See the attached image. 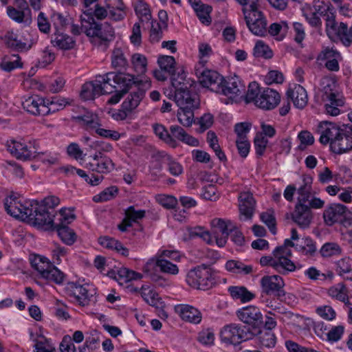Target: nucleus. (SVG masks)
Segmentation results:
<instances>
[{"mask_svg": "<svg viewBox=\"0 0 352 352\" xmlns=\"http://www.w3.org/2000/svg\"><path fill=\"white\" fill-rule=\"evenodd\" d=\"M197 109H180L177 111V119L181 124L184 126L189 127L194 122V111Z\"/></svg>", "mask_w": 352, "mask_h": 352, "instance_id": "47", "label": "nucleus"}, {"mask_svg": "<svg viewBox=\"0 0 352 352\" xmlns=\"http://www.w3.org/2000/svg\"><path fill=\"white\" fill-rule=\"evenodd\" d=\"M287 98L292 100L294 106L298 109H303L307 104L308 98L306 90L300 85H296L287 91Z\"/></svg>", "mask_w": 352, "mask_h": 352, "instance_id": "24", "label": "nucleus"}, {"mask_svg": "<svg viewBox=\"0 0 352 352\" xmlns=\"http://www.w3.org/2000/svg\"><path fill=\"white\" fill-rule=\"evenodd\" d=\"M5 44L9 48L17 52L27 51L31 46H27L25 43L18 40L17 36L13 32H8L2 38Z\"/></svg>", "mask_w": 352, "mask_h": 352, "instance_id": "32", "label": "nucleus"}, {"mask_svg": "<svg viewBox=\"0 0 352 352\" xmlns=\"http://www.w3.org/2000/svg\"><path fill=\"white\" fill-rule=\"evenodd\" d=\"M45 273L46 274L43 278L54 281L57 284L62 283L64 280V274L54 265H52L51 269H50L47 272Z\"/></svg>", "mask_w": 352, "mask_h": 352, "instance_id": "59", "label": "nucleus"}, {"mask_svg": "<svg viewBox=\"0 0 352 352\" xmlns=\"http://www.w3.org/2000/svg\"><path fill=\"white\" fill-rule=\"evenodd\" d=\"M8 149L19 160H32L37 157V155H33L32 151L28 149L26 145L19 142L13 141L8 145Z\"/></svg>", "mask_w": 352, "mask_h": 352, "instance_id": "26", "label": "nucleus"}, {"mask_svg": "<svg viewBox=\"0 0 352 352\" xmlns=\"http://www.w3.org/2000/svg\"><path fill=\"white\" fill-rule=\"evenodd\" d=\"M30 206L32 211L28 221L44 230H54L56 223L54 222L56 212L54 210H49L44 206H41L39 202L36 200L32 201V204H30Z\"/></svg>", "mask_w": 352, "mask_h": 352, "instance_id": "4", "label": "nucleus"}, {"mask_svg": "<svg viewBox=\"0 0 352 352\" xmlns=\"http://www.w3.org/2000/svg\"><path fill=\"white\" fill-rule=\"evenodd\" d=\"M135 11L140 18L144 17L146 20H150L151 18L148 6L143 0H137L135 4Z\"/></svg>", "mask_w": 352, "mask_h": 352, "instance_id": "57", "label": "nucleus"}, {"mask_svg": "<svg viewBox=\"0 0 352 352\" xmlns=\"http://www.w3.org/2000/svg\"><path fill=\"white\" fill-rule=\"evenodd\" d=\"M259 2L243 8L245 20L249 30L255 35L264 36L267 32V22L263 13L258 10Z\"/></svg>", "mask_w": 352, "mask_h": 352, "instance_id": "5", "label": "nucleus"}, {"mask_svg": "<svg viewBox=\"0 0 352 352\" xmlns=\"http://www.w3.org/2000/svg\"><path fill=\"white\" fill-rule=\"evenodd\" d=\"M211 226L217 245L220 248L224 247L230 232V229L234 228L232 222L230 221H226L222 219H214L211 221Z\"/></svg>", "mask_w": 352, "mask_h": 352, "instance_id": "12", "label": "nucleus"}, {"mask_svg": "<svg viewBox=\"0 0 352 352\" xmlns=\"http://www.w3.org/2000/svg\"><path fill=\"white\" fill-rule=\"evenodd\" d=\"M259 335V341L261 344L267 348H272L276 344V336L270 331L262 330L258 334Z\"/></svg>", "mask_w": 352, "mask_h": 352, "instance_id": "52", "label": "nucleus"}, {"mask_svg": "<svg viewBox=\"0 0 352 352\" xmlns=\"http://www.w3.org/2000/svg\"><path fill=\"white\" fill-rule=\"evenodd\" d=\"M115 164L109 157L100 156L98 160L91 159V161L87 164V168L99 173H109L115 169Z\"/></svg>", "mask_w": 352, "mask_h": 352, "instance_id": "23", "label": "nucleus"}, {"mask_svg": "<svg viewBox=\"0 0 352 352\" xmlns=\"http://www.w3.org/2000/svg\"><path fill=\"white\" fill-rule=\"evenodd\" d=\"M128 61L120 48H116L111 55V65L113 68L121 70L125 69Z\"/></svg>", "mask_w": 352, "mask_h": 352, "instance_id": "48", "label": "nucleus"}, {"mask_svg": "<svg viewBox=\"0 0 352 352\" xmlns=\"http://www.w3.org/2000/svg\"><path fill=\"white\" fill-rule=\"evenodd\" d=\"M91 13V9L83 11L85 16H81V21L82 23H87L89 26L82 24V29H84L85 32L88 36H97L104 42L111 41L114 38L113 28L108 23L103 24L97 23L95 21V19L92 18Z\"/></svg>", "mask_w": 352, "mask_h": 352, "instance_id": "3", "label": "nucleus"}, {"mask_svg": "<svg viewBox=\"0 0 352 352\" xmlns=\"http://www.w3.org/2000/svg\"><path fill=\"white\" fill-rule=\"evenodd\" d=\"M239 207L240 214L243 215L245 219H250L254 212L256 201L250 192H241L239 196Z\"/></svg>", "mask_w": 352, "mask_h": 352, "instance_id": "19", "label": "nucleus"}, {"mask_svg": "<svg viewBox=\"0 0 352 352\" xmlns=\"http://www.w3.org/2000/svg\"><path fill=\"white\" fill-rule=\"evenodd\" d=\"M101 95V89L98 86L97 79L94 82L85 83L80 91V96L85 100H94Z\"/></svg>", "mask_w": 352, "mask_h": 352, "instance_id": "33", "label": "nucleus"}, {"mask_svg": "<svg viewBox=\"0 0 352 352\" xmlns=\"http://www.w3.org/2000/svg\"><path fill=\"white\" fill-rule=\"evenodd\" d=\"M12 56L15 58L14 60H8L7 57H5L1 63V67L7 72H10L12 69L21 67L22 63L20 61V57L18 54H12Z\"/></svg>", "mask_w": 352, "mask_h": 352, "instance_id": "61", "label": "nucleus"}, {"mask_svg": "<svg viewBox=\"0 0 352 352\" xmlns=\"http://www.w3.org/2000/svg\"><path fill=\"white\" fill-rule=\"evenodd\" d=\"M322 124L327 126L322 131L319 141L322 144H327L336 140L343 133L344 129L335 123L330 122H323Z\"/></svg>", "mask_w": 352, "mask_h": 352, "instance_id": "22", "label": "nucleus"}, {"mask_svg": "<svg viewBox=\"0 0 352 352\" xmlns=\"http://www.w3.org/2000/svg\"><path fill=\"white\" fill-rule=\"evenodd\" d=\"M153 130L157 136L164 140L172 148H176L178 145L177 141L173 139L166 128L162 125L156 124L153 126Z\"/></svg>", "mask_w": 352, "mask_h": 352, "instance_id": "46", "label": "nucleus"}, {"mask_svg": "<svg viewBox=\"0 0 352 352\" xmlns=\"http://www.w3.org/2000/svg\"><path fill=\"white\" fill-rule=\"evenodd\" d=\"M193 10L197 14L200 21L206 25L211 23L210 13L212 11L211 6L204 4L201 0H188Z\"/></svg>", "mask_w": 352, "mask_h": 352, "instance_id": "28", "label": "nucleus"}, {"mask_svg": "<svg viewBox=\"0 0 352 352\" xmlns=\"http://www.w3.org/2000/svg\"><path fill=\"white\" fill-rule=\"evenodd\" d=\"M30 204H32V201L23 204L13 195L4 199V208L7 213L16 219H21L23 221H28L29 216L31 215L32 208H31Z\"/></svg>", "mask_w": 352, "mask_h": 352, "instance_id": "9", "label": "nucleus"}, {"mask_svg": "<svg viewBox=\"0 0 352 352\" xmlns=\"http://www.w3.org/2000/svg\"><path fill=\"white\" fill-rule=\"evenodd\" d=\"M141 296L143 299L151 306L155 307L157 308L162 307L163 302L159 297L158 294L155 291L142 287Z\"/></svg>", "mask_w": 352, "mask_h": 352, "instance_id": "45", "label": "nucleus"}, {"mask_svg": "<svg viewBox=\"0 0 352 352\" xmlns=\"http://www.w3.org/2000/svg\"><path fill=\"white\" fill-rule=\"evenodd\" d=\"M324 96L329 102L324 105L327 113L331 116L339 115L340 113L339 107H343L345 103L344 97L333 92L328 93L327 91H324Z\"/></svg>", "mask_w": 352, "mask_h": 352, "instance_id": "21", "label": "nucleus"}, {"mask_svg": "<svg viewBox=\"0 0 352 352\" xmlns=\"http://www.w3.org/2000/svg\"><path fill=\"white\" fill-rule=\"evenodd\" d=\"M280 101V96L276 91L270 88L264 89L259 98L256 100V105L265 110L274 109Z\"/></svg>", "mask_w": 352, "mask_h": 352, "instance_id": "15", "label": "nucleus"}, {"mask_svg": "<svg viewBox=\"0 0 352 352\" xmlns=\"http://www.w3.org/2000/svg\"><path fill=\"white\" fill-rule=\"evenodd\" d=\"M184 74H178L177 78H173V87H175L174 100L180 109H199L200 99L199 95L190 89H188L181 80H184Z\"/></svg>", "mask_w": 352, "mask_h": 352, "instance_id": "1", "label": "nucleus"}, {"mask_svg": "<svg viewBox=\"0 0 352 352\" xmlns=\"http://www.w3.org/2000/svg\"><path fill=\"white\" fill-rule=\"evenodd\" d=\"M298 138L300 142L298 149L304 151L308 146H311L314 143V138L308 131H302L298 135Z\"/></svg>", "mask_w": 352, "mask_h": 352, "instance_id": "54", "label": "nucleus"}, {"mask_svg": "<svg viewBox=\"0 0 352 352\" xmlns=\"http://www.w3.org/2000/svg\"><path fill=\"white\" fill-rule=\"evenodd\" d=\"M31 265L41 274L42 278L45 276V272H47L53 265L47 258L41 256H35L31 260Z\"/></svg>", "mask_w": 352, "mask_h": 352, "instance_id": "39", "label": "nucleus"}, {"mask_svg": "<svg viewBox=\"0 0 352 352\" xmlns=\"http://www.w3.org/2000/svg\"><path fill=\"white\" fill-rule=\"evenodd\" d=\"M97 79L98 86L101 89V95L109 94L116 91V84H111L113 81L112 76L110 72L105 74L104 76H99Z\"/></svg>", "mask_w": 352, "mask_h": 352, "instance_id": "41", "label": "nucleus"}, {"mask_svg": "<svg viewBox=\"0 0 352 352\" xmlns=\"http://www.w3.org/2000/svg\"><path fill=\"white\" fill-rule=\"evenodd\" d=\"M71 120L88 131H94L96 128L101 126L98 115L87 110H84L83 113L81 115L72 116Z\"/></svg>", "mask_w": 352, "mask_h": 352, "instance_id": "16", "label": "nucleus"}, {"mask_svg": "<svg viewBox=\"0 0 352 352\" xmlns=\"http://www.w3.org/2000/svg\"><path fill=\"white\" fill-rule=\"evenodd\" d=\"M157 63L162 70L171 76V82L173 83V78H176L175 58L171 56H162L158 58Z\"/></svg>", "mask_w": 352, "mask_h": 352, "instance_id": "42", "label": "nucleus"}, {"mask_svg": "<svg viewBox=\"0 0 352 352\" xmlns=\"http://www.w3.org/2000/svg\"><path fill=\"white\" fill-rule=\"evenodd\" d=\"M156 201L166 209L174 208L177 204L175 197L166 195H158L156 196Z\"/></svg>", "mask_w": 352, "mask_h": 352, "instance_id": "64", "label": "nucleus"}, {"mask_svg": "<svg viewBox=\"0 0 352 352\" xmlns=\"http://www.w3.org/2000/svg\"><path fill=\"white\" fill-rule=\"evenodd\" d=\"M245 91V86L243 85L238 76H234L227 79L223 78V82L220 86L221 94L228 96L230 100H234L235 98L241 95Z\"/></svg>", "mask_w": 352, "mask_h": 352, "instance_id": "11", "label": "nucleus"}, {"mask_svg": "<svg viewBox=\"0 0 352 352\" xmlns=\"http://www.w3.org/2000/svg\"><path fill=\"white\" fill-rule=\"evenodd\" d=\"M75 219L74 214L70 216H63L59 219V223H56L54 230L58 232V236L65 244L71 245L76 240V234L73 230L68 227L67 224Z\"/></svg>", "mask_w": 352, "mask_h": 352, "instance_id": "10", "label": "nucleus"}, {"mask_svg": "<svg viewBox=\"0 0 352 352\" xmlns=\"http://www.w3.org/2000/svg\"><path fill=\"white\" fill-rule=\"evenodd\" d=\"M254 55L256 57H263L265 58H271L273 52L268 45H265L263 41L256 42L254 48Z\"/></svg>", "mask_w": 352, "mask_h": 352, "instance_id": "53", "label": "nucleus"}, {"mask_svg": "<svg viewBox=\"0 0 352 352\" xmlns=\"http://www.w3.org/2000/svg\"><path fill=\"white\" fill-rule=\"evenodd\" d=\"M261 93L258 85L256 82H250L245 97L246 103L254 102L256 104V100L259 98Z\"/></svg>", "mask_w": 352, "mask_h": 352, "instance_id": "58", "label": "nucleus"}, {"mask_svg": "<svg viewBox=\"0 0 352 352\" xmlns=\"http://www.w3.org/2000/svg\"><path fill=\"white\" fill-rule=\"evenodd\" d=\"M236 314L243 322L251 326L250 332L253 336H257L261 332V328L263 325V317L258 307L248 306L239 310Z\"/></svg>", "mask_w": 352, "mask_h": 352, "instance_id": "8", "label": "nucleus"}, {"mask_svg": "<svg viewBox=\"0 0 352 352\" xmlns=\"http://www.w3.org/2000/svg\"><path fill=\"white\" fill-rule=\"evenodd\" d=\"M261 285L263 293L267 295H271L275 292H277L279 296L281 293L284 295L282 289L285 283L283 279L278 275L264 276L261 279Z\"/></svg>", "mask_w": 352, "mask_h": 352, "instance_id": "17", "label": "nucleus"}, {"mask_svg": "<svg viewBox=\"0 0 352 352\" xmlns=\"http://www.w3.org/2000/svg\"><path fill=\"white\" fill-rule=\"evenodd\" d=\"M296 249L305 254L312 256L316 252V246L313 240L309 237L302 239L301 244H296Z\"/></svg>", "mask_w": 352, "mask_h": 352, "instance_id": "50", "label": "nucleus"}, {"mask_svg": "<svg viewBox=\"0 0 352 352\" xmlns=\"http://www.w3.org/2000/svg\"><path fill=\"white\" fill-rule=\"evenodd\" d=\"M335 37V42L340 41L344 46L349 47L352 44V26L349 28L346 23H340V30Z\"/></svg>", "mask_w": 352, "mask_h": 352, "instance_id": "37", "label": "nucleus"}, {"mask_svg": "<svg viewBox=\"0 0 352 352\" xmlns=\"http://www.w3.org/2000/svg\"><path fill=\"white\" fill-rule=\"evenodd\" d=\"M69 104L70 102L69 100L57 97L52 98L51 101L49 100H47L46 101V104L48 106V109L53 112L63 109L67 104Z\"/></svg>", "mask_w": 352, "mask_h": 352, "instance_id": "62", "label": "nucleus"}, {"mask_svg": "<svg viewBox=\"0 0 352 352\" xmlns=\"http://www.w3.org/2000/svg\"><path fill=\"white\" fill-rule=\"evenodd\" d=\"M320 254L322 257L339 256L342 254V248L337 243L328 242L322 246Z\"/></svg>", "mask_w": 352, "mask_h": 352, "instance_id": "49", "label": "nucleus"}, {"mask_svg": "<svg viewBox=\"0 0 352 352\" xmlns=\"http://www.w3.org/2000/svg\"><path fill=\"white\" fill-rule=\"evenodd\" d=\"M226 269L230 272L236 274H249L252 272L251 265H246L239 261L229 260L226 263Z\"/></svg>", "mask_w": 352, "mask_h": 352, "instance_id": "40", "label": "nucleus"}, {"mask_svg": "<svg viewBox=\"0 0 352 352\" xmlns=\"http://www.w3.org/2000/svg\"><path fill=\"white\" fill-rule=\"evenodd\" d=\"M145 96V90L139 85L132 91L122 102V108L128 112H131L137 108Z\"/></svg>", "mask_w": 352, "mask_h": 352, "instance_id": "25", "label": "nucleus"}, {"mask_svg": "<svg viewBox=\"0 0 352 352\" xmlns=\"http://www.w3.org/2000/svg\"><path fill=\"white\" fill-rule=\"evenodd\" d=\"M7 14L12 20L18 23L29 25L32 21L31 10H23L12 6H8Z\"/></svg>", "mask_w": 352, "mask_h": 352, "instance_id": "30", "label": "nucleus"}, {"mask_svg": "<svg viewBox=\"0 0 352 352\" xmlns=\"http://www.w3.org/2000/svg\"><path fill=\"white\" fill-rule=\"evenodd\" d=\"M164 27L160 23L156 21L151 23V28L150 31V41L153 43H158L162 38Z\"/></svg>", "mask_w": 352, "mask_h": 352, "instance_id": "60", "label": "nucleus"}, {"mask_svg": "<svg viewBox=\"0 0 352 352\" xmlns=\"http://www.w3.org/2000/svg\"><path fill=\"white\" fill-rule=\"evenodd\" d=\"M292 219L299 227L306 228L312 221L313 214L308 205L296 204Z\"/></svg>", "mask_w": 352, "mask_h": 352, "instance_id": "18", "label": "nucleus"}, {"mask_svg": "<svg viewBox=\"0 0 352 352\" xmlns=\"http://www.w3.org/2000/svg\"><path fill=\"white\" fill-rule=\"evenodd\" d=\"M186 282L191 287L204 291L215 285L212 270L204 264L190 270L187 274Z\"/></svg>", "mask_w": 352, "mask_h": 352, "instance_id": "2", "label": "nucleus"}, {"mask_svg": "<svg viewBox=\"0 0 352 352\" xmlns=\"http://www.w3.org/2000/svg\"><path fill=\"white\" fill-rule=\"evenodd\" d=\"M336 271L338 275L347 280H352V260L344 258L336 263Z\"/></svg>", "mask_w": 352, "mask_h": 352, "instance_id": "36", "label": "nucleus"}, {"mask_svg": "<svg viewBox=\"0 0 352 352\" xmlns=\"http://www.w3.org/2000/svg\"><path fill=\"white\" fill-rule=\"evenodd\" d=\"M336 12L333 14L327 16L325 21V32L327 36L332 41L335 42V37H337L338 30H340V23L338 24L336 21Z\"/></svg>", "mask_w": 352, "mask_h": 352, "instance_id": "43", "label": "nucleus"}, {"mask_svg": "<svg viewBox=\"0 0 352 352\" xmlns=\"http://www.w3.org/2000/svg\"><path fill=\"white\" fill-rule=\"evenodd\" d=\"M199 80L202 87L219 93L220 86L223 82V77L216 71L205 69L199 76Z\"/></svg>", "mask_w": 352, "mask_h": 352, "instance_id": "13", "label": "nucleus"}, {"mask_svg": "<svg viewBox=\"0 0 352 352\" xmlns=\"http://www.w3.org/2000/svg\"><path fill=\"white\" fill-rule=\"evenodd\" d=\"M110 76H112L113 82L120 87L123 93H126L133 85H139V82L135 81L134 77L128 74L110 72Z\"/></svg>", "mask_w": 352, "mask_h": 352, "instance_id": "31", "label": "nucleus"}, {"mask_svg": "<svg viewBox=\"0 0 352 352\" xmlns=\"http://www.w3.org/2000/svg\"><path fill=\"white\" fill-rule=\"evenodd\" d=\"M176 310L182 318L186 321L198 324L201 320L200 311L192 306L181 305L176 307Z\"/></svg>", "mask_w": 352, "mask_h": 352, "instance_id": "29", "label": "nucleus"}, {"mask_svg": "<svg viewBox=\"0 0 352 352\" xmlns=\"http://www.w3.org/2000/svg\"><path fill=\"white\" fill-rule=\"evenodd\" d=\"M67 294L70 297L74 298V301L80 306L88 305L90 302V297L88 290L81 285L70 283L67 287Z\"/></svg>", "mask_w": 352, "mask_h": 352, "instance_id": "20", "label": "nucleus"}, {"mask_svg": "<svg viewBox=\"0 0 352 352\" xmlns=\"http://www.w3.org/2000/svg\"><path fill=\"white\" fill-rule=\"evenodd\" d=\"M118 193V188L116 186H111L106 188L99 195L94 197L93 200L95 202L106 201L113 199Z\"/></svg>", "mask_w": 352, "mask_h": 352, "instance_id": "55", "label": "nucleus"}, {"mask_svg": "<svg viewBox=\"0 0 352 352\" xmlns=\"http://www.w3.org/2000/svg\"><path fill=\"white\" fill-rule=\"evenodd\" d=\"M307 9L310 11L309 12H304L303 16H305L307 23L315 28H321L322 20L320 16H316V13L312 12V8L310 5L307 6Z\"/></svg>", "mask_w": 352, "mask_h": 352, "instance_id": "63", "label": "nucleus"}, {"mask_svg": "<svg viewBox=\"0 0 352 352\" xmlns=\"http://www.w3.org/2000/svg\"><path fill=\"white\" fill-rule=\"evenodd\" d=\"M22 105L25 110L34 116H45L50 111L45 99L38 96L28 98L23 102Z\"/></svg>", "mask_w": 352, "mask_h": 352, "instance_id": "14", "label": "nucleus"}, {"mask_svg": "<svg viewBox=\"0 0 352 352\" xmlns=\"http://www.w3.org/2000/svg\"><path fill=\"white\" fill-rule=\"evenodd\" d=\"M155 265L160 268L161 272L164 273L177 274L179 272V269L176 265L173 264L166 259L157 258L155 261Z\"/></svg>", "mask_w": 352, "mask_h": 352, "instance_id": "51", "label": "nucleus"}, {"mask_svg": "<svg viewBox=\"0 0 352 352\" xmlns=\"http://www.w3.org/2000/svg\"><path fill=\"white\" fill-rule=\"evenodd\" d=\"M231 296L234 299H239L242 302H249L252 300L255 295L248 291L245 287L231 286L228 288Z\"/></svg>", "mask_w": 352, "mask_h": 352, "instance_id": "35", "label": "nucleus"}, {"mask_svg": "<svg viewBox=\"0 0 352 352\" xmlns=\"http://www.w3.org/2000/svg\"><path fill=\"white\" fill-rule=\"evenodd\" d=\"M52 43L54 46L64 50H71L75 45V41L72 37L63 34L55 35V38L52 39Z\"/></svg>", "mask_w": 352, "mask_h": 352, "instance_id": "44", "label": "nucleus"}, {"mask_svg": "<svg viewBox=\"0 0 352 352\" xmlns=\"http://www.w3.org/2000/svg\"><path fill=\"white\" fill-rule=\"evenodd\" d=\"M331 150L336 154H342L352 150V137L343 131L339 138L331 142Z\"/></svg>", "mask_w": 352, "mask_h": 352, "instance_id": "27", "label": "nucleus"}, {"mask_svg": "<svg viewBox=\"0 0 352 352\" xmlns=\"http://www.w3.org/2000/svg\"><path fill=\"white\" fill-rule=\"evenodd\" d=\"M348 290L342 283H338L328 289V294L336 300L344 302L347 306L350 305L348 298Z\"/></svg>", "mask_w": 352, "mask_h": 352, "instance_id": "34", "label": "nucleus"}, {"mask_svg": "<svg viewBox=\"0 0 352 352\" xmlns=\"http://www.w3.org/2000/svg\"><path fill=\"white\" fill-rule=\"evenodd\" d=\"M351 212L348 208L341 204H331L327 206L323 212L324 223L331 226L335 223H340L344 227L350 225L347 217Z\"/></svg>", "mask_w": 352, "mask_h": 352, "instance_id": "7", "label": "nucleus"}, {"mask_svg": "<svg viewBox=\"0 0 352 352\" xmlns=\"http://www.w3.org/2000/svg\"><path fill=\"white\" fill-rule=\"evenodd\" d=\"M132 64L137 72L143 74L146 71L147 61L144 56L135 54L132 56Z\"/></svg>", "mask_w": 352, "mask_h": 352, "instance_id": "56", "label": "nucleus"}, {"mask_svg": "<svg viewBox=\"0 0 352 352\" xmlns=\"http://www.w3.org/2000/svg\"><path fill=\"white\" fill-rule=\"evenodd\" d=\"M296 267L289 257H280L276 259L274 269L279 274L285 275L295 271Z\"/></svg>", "mask_w": 352, "mask_h": 352, "instance_id": "38", "label": "nucleus"}, {"mask_svg": "<svg viewBox=\"0 0 352 352\" xmlns=\"http://www.w3.org/2000/svg\"><path fill=\"white\" fill-rule=\"evenodd\" d=\"M220 336L223 342L234 345L251 340L254 337L250 332V327L236 324L224 326L220 332Z\"/></svg>", "mask_w": 352, "mask_h": 352, "instance_id": "6", "label": "nucleus"}]
</instances>
